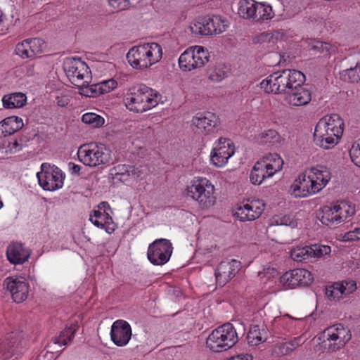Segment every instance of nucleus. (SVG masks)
I'll return each instance as SVG.
<instances>
[{"label":"nucleus","mask_w":360,"mask_h":360,"mask_svg":"<svg viewBox=\"0 0 360 360\" xmlns=\"http://www.w3.org/2000/svg\"><path fill=\"white\" fill-rule=\"evenodd\" d=\"M343 133V122L337 114L319 120L314 133V141L324 149L333 148Z\"/></svg>","instance_id":"1"},{"label":"nucleus","mask_w":360,"mask_h":360,"mask_svg":"<svg viewBox=\"0 0 360 360\" xmlns=\"http://www.w3.org/2000/svg\"><path fill=\"white\" fill-rule=\"evenodd\" d=\"M305 81L304 75L296 70L285 69L271 74L264 79L260 86L266 93L287 94L295 83L303 84Z\"/></svg>","instance_id":"2"},{"label":"nucleus","mask_w":360,"mask_h":360,"mask_svg":"<svg viewBox=\"0 0 360 360\" xmlns=\"http://www.w3.org/2000/svg\"><path fill=\"white\" fill-rule=\"evenodd\" d=\"M160 99L158 92L145 84H140L125 96L124 102L130 111L141 113L155 107Z\"/></svg>","instance_id":"3"},{"label":"nucleus","mask_w":360,"mask_h":360,"mask_svg":"<svg viewBox=\"0 0 360 360\" xmlns=\"http://www.w3.org/2000/svg\"><path fill=\"white\" fill-rule=\"evenodd\" d=\"M161 58L162 48L157 43L134 46L127 54L128 63L137 70L146 69L159 61Z\"/></svg>","instance_id":"4"},{"label":"nucleus","mask_w":360,"mask_h":360,"mask_svg":"<svg viewBox=\"0 0 360 360\" xmlns=\"http://www.w3.org/2000/svg\"><path fill=\"white\" fill-rule=\"evenodd\" d=\"M238 341L236 328L227 322L212 331L207 338L206 346L214 352H222L233 347Z\"/></svg>","instance_id":"5"},{"label":"nucleus","mask_w":360,"mask_h":360,"mask_svg":"<svg viewBox=\"0 0 360 360\" xmlns=\"http://www.w3.org/2000/svg\"><path fill=\"white\" fill-rule=\"evenodd\" d=\"M77 155L82 162L91 167L107 164L110 160V151L103 144H84L79 147Z\"/></svg>","instance_id":"6"},{"label":"nucleus","mask_w":360,"mask_h":360,"mask_svg":"<svg viewBox=\"0 0 360 360\" xmlns=\"http://www.w3.org/2000/svg\"><path fill=\"white\" fill-rule=\"evenodd\" d=\"M214 186L207 179H199L187 188V195L198 202L200 208L207 210L215 203Z\"/></svg>","instance_id":"7"},{"label":"nucleus","mask_w":360,"mask_h":360,"mask_svg":"<svg viewBox=\"0 0 360 360\" xmlns=\"http://www.w3.org/2000/svg\"><path fill=\"white\" fill-rule=\"evenodd\" d=\"M227 20L219 15L200 17L192 25L190 30L195 36L216 35L224 32L228 27Z\"/></svg>","instance_id":"8"},{"label":"nucleus","mask_w":360,"mask_h":360,"mask_svg":"<svg viewBox=\"0 0 360 360\" xmlns=\"http://www.w3.org/2000/svg\"><path fill=\"white\" fill-rule=\"evenodd\" d=\"M210 53L202 46H195L188 48L179 58L180 68L184 71L203 67L209 61Z\"/></svg>","instance_id":"9"},{"label":"nucleus","mask_w":360,"mask_h":360,"mask_svg":"<svg viewBox=\"0 0 360 360\" xmlns=\"http://www.w3.org/2000/svg\"><path fill=\"white\" fill-rule=\"evenodd\" d=\"M63 69L70 82L75 86H81L91 79L90 71L86 63L78 58H66Z\"/></svg>","instance_id":"10"},{"label":"nucleus","mask_w":360,"mask_h":360,"mask_svg":"<svg viewBox=\"0 0 360 360\" xmlns=\"http://www.w3.org/2000/svg\"><path fill=\"white\" fill-rule=\"evenodd\" d=\"M41 169L37 176L44 190L53 191L62 188L65 176L58 167L46 162L41 165Z\"/></svg>","instance_id":"11"},{"label":"nucleus","mask_w":360,"mask_h":360,"mask_svg":"<svg viewBox=\"0 0 360 360\" xmlns=\"http://www.w3.org/2000/svg\"><path fill=\"white\" fill-rule=\"evenodd\" d=\"M172 251L173 247L169 240L156 239L150 244L147 257L153 264L163 265L169 260Z\"/></svg>","instance_id":"12"},{"label":"nucleus","mask_w":360,"mask_h":360,"mask_svg":"<svg viewBox=\"0 0 360 360\" xmlns=\"http://www.w3.org/2000/svg\"><path fill=\"white\" fill-rule=\"evenodd\" d=\"M22 335L18 331L7 333L0 341V360H14L21 352Z\"/></svg>","instance_id":"13"},{"label":"nucleus","mask_w":360,"mask_h":360,"mask_svg":"<svg viewBox=\"0 0 360 360\" xmlns=\"http://www.w3.org/2000/svg\"><path fill=\"white\" fill-rule=\"evenodd\" d=\"M328 349L333 352L342 348L351 339L350 330L342 324L338 323L327 328L324 330Z\"/></svg>","instance_id":"14"},{"label":"nucleus","mask_w":360,"mask_h":360,"mask_svg":"<svg viewBox=\"0 0 360 360\" xmlns=\"http://www.w3.org/2000/svg\"><path fill=\"white\" fill-rule=\"evenodd\" d=\"M310 271L305 269H295L285 273L280 278L283 286L288 288H295L297 286H307L313 281Z\"/></svg>","instance_id":"15"},{"label":"nucleus","mask_w":360,"mask_h":360,"mask_svg":"<svg viewBox=\"0 0 360 360\" xmlns=\"http://www.w3.org/2000/svg\"><path fill=\"white\" fill-rule=\"evenodd\" d=\"M3 285L8 290L14 302H22L27 297L29 285L23 277H8L4 281Z\"/></svg>","instance_id":"16"},{"label":"nucleus","mask_w":360,"mask_h":360,"mask_svg":"<svg viewBox=\"0 0 360 360\" xmlns=\"http://www.w3.org/2000/svg\"><path fill=\"white\" fill-rule=\"evenodd\" d=\"M264 210V204L259 200L242 202L238 205L233 215L240 221H253L259 217Z\"/></svg>","instance_id":"17"},{"label":"nucleus","mask_w":360,"mask_h":360,"mask_svg":"<svg viewBox=\"0 0 360 360\" xmlns=\"http://www.w3.org/2000/svg\"><path fill=\"white\" fill-rule=\"evenodd\" d=\"M317 187L310 174L302 173L291 185V194L296 198H304L319 192Z\"/></svg>","instance_id":"18"},{"label":"nucleus","mask_w":360,"mask_h":360,"mask_svg":"<svg viewBox=\"0 0 360 360\" xmlns=\"http://www.w3.org/2000/svg\"><path fill=\"white\" fill-rule=\"evenodd\" d=\"M240 262L231 259L221 262L215 270L216 283L219 287L224 286L240 270Z\"/></svg>","instance_id":"19"},{"label":"nucleus","mask_w":360,"mask_h":360,"mask_svg":"<svg viewBox=\"0 0 360 360\" xmlns=\"http://www.w3.org/2000/svg\"><path fill=\"white\" fill-rule=\"evenodd\" d=\"M233 154L234 148L231 140L220 138L217 146L212 150L210 160L215 166L221 167Z\"/></svg>","instance_id":"20"},{"label":"nucleus","mask_w":360,"mask_h":360,"mask_svg":"<svg viewBox=\"0 0 360 360\" xmlns=\"http://www.w3.org/2000/svg\"><path fill=\"white\" fill-rule=\"evenodd\" d=\"M295 83L285 96V101L292 106H302L308 104L311 100V91L304 86L303 84Z\"/></svg>","instance_id":"21"},{"label":"nucleus","mask_w":360,"mask_h":360,"mask_svg":"<svg viewBox=\"0 0 360 360\" xmlns=\"http://www.w3.org/2000/svg\"><path fill=\"white\" fill-rule=\"evenodd\" d=\"M192 122L198 129L199 132L204 134L214 132L220 123L216 115L211 112L198 113L193 117Z\"/></svg>","instance_id":"22"},{"label":"nucleus","mask_w":360,"mask_h":360,"mask_svg":"<svg viewBox=\"0 0 360 360\" xmlns=\"http://www.w3.org/2000/svg\"><path fill=\"white\" fill-rule=\"evenodd\" d=\"M111 340L119 347L126 345L131 337V328L124 320L115 321L111 327Z\"/></svg>","instance_id":"23"},{"label":"nucleus","mask_w":360,"mask_h":360,"mask_svg":"<svg viewBox=\"0 0 360 360\" xmlns=\"http://www.w3.org/2000/svg\"><path fill=\"white\" fill-rule=\"evenodd\" d=\"M30 251L25 248L20 243H13L6 250L8 260L13 264H21L28 260Z\"/></svg>","instance_id":"24"},{"label":"nucleus","mask_w":360,"mask_h":360,"mask_svg":"<svg viewBox=\"0 0 360 360\" xmlns=\"http://www.w3.org/2000/svg\"><path fill=\"white\" fill-rule=\"evenodd\" d=\"M23 127L22 120L17 116L5 118L0 122V136L4 137L13 134Z\"/></svg>","instance_id":"25"},{"label":"nucleus","mask_w":360,"mask_h":360,"mask_svg":"<svg viewBox=\"0 0 360 360\" xmlns=\"http://www.w3.org/2000/svg\"><path fill=\"white\" fill-rule=\"evenodd\" d=\"M310 175L313 177L314 184H316L319 191H321L330 181L331 178V173L326 166L318 165L315 167H311L309 170Z\"/></svg>","instance_id":"26"},{"label":"nucleus","mask_w":360,"mask_h":360,"mask_svg":"<svg viewBox=\"0 0 360 360\" xmlns=\"http://www.w3.org/2000/svg\"><path fill=\"white\" fill-rule=\"evenodd\" d=\"M259 161L261 163H264L266 172L268 173L267 176H271L278 171H280L283 165L282 158L276 153L266 155Z\"/></svg>","instance_id":"27"},{"label":"nucleus","mask_w":360,"mask_h":360,"mask_svg":"<svg viewBox=\"0 0 360 360\" xmlns=\"http://www.w3.org/2000/svg\"><path fill=\"white\" fill-rule=\"evenodd\" d=\"M267 339V331L264 325H254L250 328L247 335V341L248 345L256 346Z\"/></svg>","instance_id":"28"},{"label":"nucleus","mask_w":360,"mask_h":360,"mask_svg":"<svg viewBox=\"0 0 360 360\" xmlns=\"http://www.w3.org/2000/svg\"><path fill=\"white\" fill-rule=\"evenodd\" d=\"M321 222L329 227L339 224L338 215L334 209V205L324 206L321 208L316 215Z\"/></svg>","instance_id":"29"},{"label":"nucleus","mask_w":360,"mask_h":360,"mask_svg":"<svg viewBox=\"0 0 360 360\" xmlns=\"http://www.w3.org/2000/svg\"><path fill=\"white\" fill-rule=\"evenodd\" d=\"M27 97L22 93H13L5 95L2 98L3 105L5 108H19L25 105Z\"/></svg>","instance_id":"30"},{"label":"nucleus","mask_w":360,"mask_h":360,"mask_svg":"<svg viewBox=\"0 0 360 360\" xmlns=\"http://www.w3.org/2000/svg\"><path fill=\"white\" fill-rule=\"evenodd\" d=\"M339 224L345 221L355 213L354 206L347 201L338 202L334 205Z\"/></svg>","instance_id":"31"},{"label":"nucleus","mask_w":360,"mask_h":360,"mask_svg":"<svg viewBox=\"0 0 360 360\" xmlns=\"http://www.w3.org/2000/svg\"><path fill=\"white\" fill-rule=\"evenodd\" d=\"M253 20L255 22H263L265 20L271 19L274 16L272 7L264 3L256 2Z\"/></svg>","instance_id":"32"},{"label":"nucleus","mask_w":360,"mask_h":360,"mask_svg":"<svg viewBox=\"0 0 360 360\" xmlns=\"http://www.w3.org/2000/svg\"><path fill=\"white\" fill-rule=\"evenodd\" d=\"M264 165V163H261L259 160L255 164L250 174V180L252 184L259 185L266 178L271 177L267 176L268 173L266 172Z\"/></svg>","instance_id":"33"},{"label":"nucleus","mask_w":360,"mask_h":360,"mask_svg":"<svg viewBox=\"0 0 360 360\" xmlns=\"http://www.w3.org/2000/svg\"><path fill=\"white\" fill-rule=\"evenodd\" d=\"M256 1L254 0H240L238 13L239 15L245 19L254 18Z\"/></svg>","instance_id":"34"},{"label":"nucleus","mask_w":360,"mask_h":360,"mask_svg":"<svg viewBox=\"0 0 360 360\" xmlns=\"http://www.w3.org/2000/svg\"><path fill=\"white\" fill-rule=\"evenodd\" d=\"M135 167L131 165H118L112 169V174L115 178L123 181L131 175H135Z\"/></svg>","instance_id":"35"},{"label":"nucleus","mask_w":360,"mask_h":360,"mask_svg":"<svg viewBox=\"0 0 360 360\" xmlns=\"http://www.w3.org/2000/svg\"><path fill=\"white\" fill-rule=\"evenodd\" d=\"M341 78L351 83L360 82V63H356L355 67L345 70L340 72Z\"/></svg>","instance_id":"36"},{"label":"nucleus","mask_w":360,"mask_h":360,"mask_svg":"<svg viewBox=\"0 0 360 360\" xmlns=\"http://www.w3.org/2000/svg\"><path fill=\"white\" fill-rule=\"evenodd\" d=\"M76 330L77 328L72 326L65 328L58 336L53 338V343L60 345H68L69 342L72 341Z\"/></svg>","instance_id":"37"},{"label":"nucleus","mask_w":360,"mask_h":360,"mask_svg":"<svg viewBox=\"0 0 360 360\" xmlns=\"http://www.w3.org/2000/svg\"><path fill=\"white\" fill-rule=\"evenodd\" d=\"M89 220L98 228L103 229L105 224L112 221V217L108 213L100 210H94V214L90 216Z\"/></svg>","instance_id":"38"},{"label":"nucleus","mask_w":360,"mask_h":360,"mask_svg":"<svg viewBox=\"0 0 360 360\" xmlns=\"http://www.w3.org/2000/svg\"><path fill=\"white\" fill-rule=\"evenodd\" d=\"M311 246L297 247L292 250L290 257L293 260L302 262L312 258Z\"/></svg>","instance_id":"39"},{"label":"nucleus","mask_w":360,"mask_h":360,"mask_svg":"<svg viewBox=\"0 0 360 360\" xmlns=\"http://www.w3.org/2000/svg\"><path fill=\"white\" fill-rule=\"evenodd\" d=\"M89 83L90 79H88V82H84L81 86H77L79 88V93L87 97H96L101 95L98 83L92 85H89Z\"/></svg>","instance_id":"40"},{"label":"nucleus","mask_w":360,"mask_h":360,"mask_svg":"<svg viewBox=\"0 0 360 360\" xmlns=\"http://www.w3.org/2000/svg\"><path fill=\"white\" fill-rule=\"evenodd\" d=\"M82 121L92 127H100L104 124V118L96 113L88 112L83 115Z\"/></svg>","instance_id":"41"},{"label":"nucleus","mask_w":360,"mask_h":360,"mask_svg":"<svg viewBox=\"0 0 360 360\" xmlns=\"http://www.w3.org/2000/svg\"><path fill=\"white\" fill-rule=\"evenodd\" d=\"M336 288L340 289L341 294L347 295L354 292L356 289V283L354 281H342L336 282Z\"/></svg>","instance_id":"42"},{"label":"nucleus","mask_w":360,"mask_h":360,"mask_svg":"<svg viewBox=\"0 0 360 360\" xmlns=\"http://www.w3.org/2000/svg\"><path fill=\"white\" fill-rule=\"evenodd\" d=\"M281 136L274 129L264 131L261 134V140L262 143H276L279 142Z\"/></svg>","instance_id":"43"},{"label":"nucleus","mask_w":360,"mask_h":360,"mask_svg":"<svg viewBox=\"0 0 360 360\" xmlns=\"http://www.w3.org/2000/svg\"><path fill=\"white\" fill-rule=\"evenodd\" d=\"M208 78L213 82H221L226 77V72L223 68L214 67L207 70Z\"/></svg>","instance_id":"44"},{"label":"nucleus","mask_w":360,"mask_h":360,"mask_svg":"<svg viewBox=\"0 0 360 360\" xmlns=\"http://www.w3.org/2000/svg\"><path fill=\"white\" fill-rule=\"evenodd\" d=\"M26 42L29 44V50H30V53L32 54V57L37 54L41 53V45L43 44V41L39 38H32L25 39Z\"/></svg>","instance_id":"45"},{"label":"nucleus","mask_w":360,"mask_h":360,"mask_svg":"<svg viewBox=\"0 0 360 360\" xmlns=\"http://www.w3.org/2000/svg\"><path fill=\"white\" fill-rule=\"evenodd\" d=\"M312 257H320L330 252V247L328 245H321L314 244L311 245V252Z\"/></svg>","instance_id":"46"},{"label":"nucleus","mask_w":360,"mask_h":360,"mask_svg":"<svg viewBox=\"0 0 360 360\" xmlns=\"http://www.w3.org/2000/svg\"><path fill=\"white\" fill-rule=\"evenodd\" d=\"M28 47L29 44L26 42L25 40H24L22 42L18 43L16 45L15 51L16 54L20 56L22 58H32V56L30 54V50H29Z\"/></svg>","instance_id":"47"},{"label":"nucleus","mask_w":360,"mask_h":360,"mask_svg":"<svg viewBox=\"0 0 360 360\" xmlns=\"http://www.w3.org/2000/svg\"><path fill=\"white\" fill-rule=\"evenodd\" d=\"M349 155L354 165L360 167V139L356 146L353 145L349 150Z\"/></svg>","instance_id":"48"},{"label":"nucleus","mask_w":360,"mask_h":360,"mask_svg":"<svg viewBox=\"0 0 360 360\" xmlns=\"http://www.w3.org/2000/svg\"><path fill=\"white\" fill-rule=\"evenodd\" d=\"M117 82L115 79H108L98 83L101 94L110 92L117 86Z\"/></svg>","instance_id":"49"},{"label":"nucleus","mask_w":360,"mask_h":360,"mask_svg":"<svg viewBox=\"0 0 360 360\" xmlns=\"http://www.w3.org/2000/svg\"><path fill=\"white\" fill-rule=\"evenodd\" d=\"M326 295L330 300L339 299L342 296L340 289L336 288V283L326 288Z\"/></svg>","instance_id":"50"},{"label":"nucleus","mask_w":360,"mask_h":360,"mask_svg":"<svg viewBox=\"0 0 360 360\" xmlns=\"http://www.w3.org/2000/svg\"><path fill=\"white\" fill-rule=\"evenodd\" d=\"M109 5L117 11L127 9L130 6L129 0H108Z\"/></svg>","instance_id":"51"},{"label":"nucleus","mask_w":360,"mask_h":360,"mask_svg":"<svg viewBox=\"0 0 360 360\" xmlns=\"http://www.w3.org/2000/svg\"><path fill=\"white\" fill-rule=\"evenodd\" d=\"M273 352L274 354H276L278 356H282L288 355L291 352H290V349H289L287 343L282 342V343L276 344L274 346Z\"/></svg>","instance_id":"52"},{"label":"nucleus","mask_w":360,"mask_h":360,"mask_svg":"<svg viewBox=\"0 0 360 360\" xmlns=\"http://www.w3.org/2000/svg\"><path fill=\"white\" fill-rule=\"evenodd\" d=\"M279 221V222L278 221H276L277 226H290L291 228H295L297 226V221L288 217H283L281 218Z\"/></svg>","instance_id":"53"},{"label":"nucleus","mask_w":360,"mask_h":360,"mask_svg":"<svg viewBox=\"0 0 360 360\" xmlns=\"http://www.w3.org/2000/svg\"><path fill=\"white\" fill-rule=\"evenodd\" d=\"M19 144L16 139H13L12 141H8L7 148L10 153H15L19 150Z\"/></svg>","instance_id":"54"},{"label":"nucleus","mask_w":360,"mask_h":360,"mask_svg":"<svg viewBox=\"0 0 360 360\" xmlns=\"http://www.w3.org/2000/svg\"><path fill=\"white\" fill-rule=\"evenodd\" d=\"M56 103L60 107H65L69 103V98L67 96H56Z\"/></svg>","instance_id":"55"},{"label":"nucleus","mask_w":360,"mask_h":360,"mask_svg":"<svg viewBox=\"0 0 360 360\" xmlns=\"http://www.w3.org/2000/svg\"><path fill=\"white\" fill-rule=\"evenodd\" d=\"M357 240L356 234L355 233V230L349 231L343 236V240L344 241H352V240Z\"/></svg>","instance_id":"56"},{"label":"nucleus","mask_w":360,"mask_h":360,"mask_svg":"<svg viewBox=\"0 0 360 360\" xmlns=\"http://www.w3.org/2000/svg\"><path fill=\"white\" fill-rule=\"evenodd\" d=\"M286 343L288 345L289 349H290V352H292L293 350H295L297 347H298L301 345L300 338H295L292 341L286 342Z\"/></svg>","instance_id":"57"},{"label":"nucleus","mask_w":360,"mask_h":360,"mask_svg":"<svg viewBox=\"0 0 360 360\" xmlns=\"http://www.w3.org/2000/svg\"><path fill=\"white\" fill-rule=\"evenodd\" d=\"M271 37V34L267 32H262L257 37V39L258 42L263 43L269 41Z\"/></svg>","instance_id":"58"},{"label":"nucleus","mask_w":360,"mask_h":360,"mask_svg":"<svg viewBox=\"0 0 360 360\" xmlns=\"http://www.w3.org/2000/svg\"><path fill=\"white\" fill-rule=\"evenodd\" d=\"M227 360H252V357L248 354H239L235 356H232Z\"/></svg>","instance_id":"59"},{"label":"nucleus","mask_w":360,"mask_h":360,"mask_svg":"<svg viewBox=\"0 0 360 360\" xmlns=\"http://www.w3.org/2000/svg\"><path fill=\"white\" fill-rule=\"evenodd\" d=\"M69 169L71 170L72 174H79V171L81 169V167L78 165H76L73 162H69L68 164Z\"/></svg>","instance_id":"60"},{"label":"nucleus","mask_w":360,"mask_h":360,"mask_svg":"<svg viewBox=\"0 0 360 360\" xmlns=\"http://www.w3.org/2000/svg\"><path fill=\"white\" fill-rule=\"evenodd\" d=\"M326 44H323L321 41H317L315 45L312 46V49L315 50H318L319 51L323 52L324 49H326Z\"/></svg>","instance_id":"61"},{"label":"nucleus","mask_w":360,"mask_h":360,"mask_svg":"<svg viewBox=\"0 0 360 360\" xmlns=\"http://www.w3.org/2000/svg\"><path fill=\"white\" fill-rule=\"evenodd\" d=\"M108 233H112L115 231V226L112 224V220L109 221V223L105 224L103 228Z\"/></svg>","instance_id":"62"},{"label":"nucleus","mask_w":360,"mask_h":360,"mask_svg":"<svg viewBox=\"0 0 360 360\" xmlns=\"http://www.w3.org/2000/svg\"><path fill=\"white\" fill-rule=\"evenodd\" d=\"M276 271L275 270V269H274V268H271H271H268V269H266V271H265V272H264V273H261V272H259V275H261L262 274H264V276H266V274H267L268 273H270V274H271V275L274 276V273H276Z\"/></svg>","instance_id":"63"},{"label":"nucleus","mask_w":360,"mask_h":360,"mask_svg":"<svg viewBox=\"0 0 360 360\" xmlns=\"http://www.w3.org/2000/svg\"><path fill=\"white\" fill-rule=\"evenodd\" d=\"M98 207L100 209H101V208L105 209L107 207L110 208V205H108V203L107 202H102L100 203Z\"/></svg>","instance_id":"64"}]
</instances>
